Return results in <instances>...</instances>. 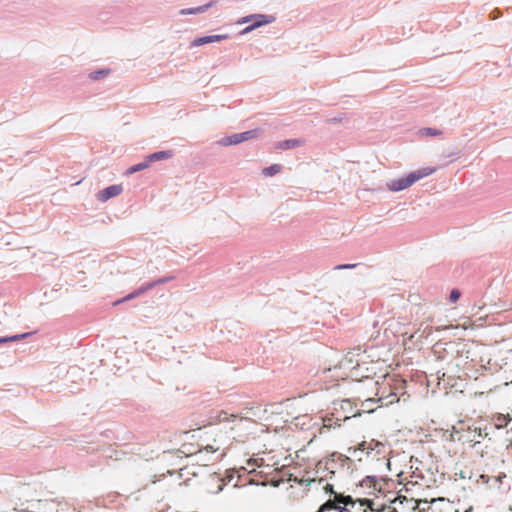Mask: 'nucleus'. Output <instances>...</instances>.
I'll list each match as a JSON object with an SVG mask.
<instances>
[{"instance_id": "4", "label": "nucleus", "mask_w": 512, "mask_h": 512, "mask_svg": "<svg viewBox=\"0 0 512 512\" xmlns=\"http://www.w3.org/2000/svg\"><path fill=\"white\" fill-rule=\"evenodd\" d=\"M351 416L345 415L341 416L339 413L337 415L331 414L330 416H326L323 418V426L320 428V434L324 432V429L329 430L332 427H339L341 425V421H345L349 419Z\"/></svg>"}, {"instance_id": "6", "label": "nucleus", "mask_w": 512, "mask_h": 512, "mask_svg": "<svg viewBox=\"0 0 512 512\" xmlns=\"http://www.w3.org/2000/svg\"><path fill=\"white\" fill-rule=\"evenodd\" d=\"M123 189L121 185H111L103 190H101L97 198L101 202H106L112 197H116L122 193Z\"/></svg>"}, {"instance_id": "23", "label": "nucleus", "mask_w": 512, "mask_h": 512, "mask_svg": "<svg viewBox=\"0 0 512 512\" xmlns=\"http://www.w3.org/2000/svg\"><path fill=\"white\" fill-rule=\"evenodd\" d=\"M461 296V293L459 292V290L457 289H453L450 293V301L451 302H456Z\"/></svg>"}, {"instance_id": "9", "label": "nucleus", "mask_w": 512, "mask_h": 512, "mask_svg": "<svg viewBox=\"0 0 512 512\" xmlns=\"http://www.w3.org/2000/svg\"><path fill=\"white\" fill-rule=\"evenodd\" d=\"M433 332V327L432 326H429V325H426L424 326L423 323L420 324L419 328L409 336V340L412 341L413 338L415 337H418V338H427L428 336H430Z\"/></svg>"}, {"instance_id": "24", "label": "nucleus", "mask_w": 512, "mask_h": 512, "mask_svg": "<svg viewBox=\"0 0 512 512\" xmlns=\"http://www.w3.org/2000/svg\"><path fill=\"white\" fill-rule=\"evenodd\" d=\"M423 133L426 134V135H430V136H436V135H440L441 132L436 130V129H433V128H426L423 130Z\"/></svg>"}, {"instance_id": "27", "label": "nucleus", "mask_w": 512, "mask_h": 512, "mask_svg": "<svg viewBox=\"0 0 512 512\" xmlns=\"http://www.w3.org/2000/svg\"><path fill=\"white\" fill-rule=\"evenodd\" d=\"M218 449H219L218 447H217V448H214V447H213V446H211V445H207V446L205 447V450H206V451H210V452H216V451H218Z\"/></svg>"}, {"instance_id": "18", "label": "nucleus", "mask_w": 512, "mask_h": 512, "mask_svg": "<svg viewBox=\"0 0 512 512\" xmlns=\"http://www.w3.org/2000/svg\"><path fill=\"white\" fill-rule=\"evenodd\" d=\"M375 447H383V444L380 442H375L374 440H371L370 442L364 441L359 445V449L361 450H373Z\"/></svg>"}, {"instance_id": "30", "label": "nucleus", "mask_w": 512, "mask_h": 512, "mask_svg": "<svg viewBox=\"0 0 512 512\" xmlns=\"http://www.w3.org/2000/svg\"><path fill=\"white\" fill-rule=\"evenodd\" d=\"M449 328H452V326H445L444 329H449Z\"/></svg>"}, {"instance_id": "29", "label": "nucleus", "mask_w": 512, "mask_h": 512, "mask_svg": "<svg viewBox=\"0 0 512 512\" xmlns=\"http://www.w3.org/2000/svg\"><path fill=\"white\" fill-rule=\"evenodd\" d=\"M344 405H347L349 406L350 405V402L349 401H343L342 404H341V408L343 409V406Z\"/></svg>"}, {"instance_id": "8", "label": "nucleus", "mask_w": 512, "mask_h": 512, "mask_svg": "<svg viewBox=\"0 0 512 512\" xmlns=\"http://www.w3.org/2000/svg\"><path fill=\"white\" fill-rule=\"evenodd\" d=\"M227 38H228V35L204 36V37H200V38H197L194 41H192L191 46L197 47V46H201V45L212 43V42H219V41L225 40Z\"/></svg>"}, {"instance_id": "21", "label": "nucleus", "mask_w": 512, "mask_h": 512, "mask_svg": "<svg viewBox=\"0 0 512 512\" xmlns=\"http://www.w3.org/2000/svg\"><path fill=\"white\" fill-rule=\"evenodd\" d=\"M151 287H153V284H149L146 287L140 288L139 290H137V291L127 295L125 298H123L122 301H127V300H130V299L134 298V297H137V296H139L140 294L144 293L146 290H148Z\"/></svg>"}, {"instance_id": "17", "label": "nucleus", "mask_w": 512, "mask_h": 512, "mask_svg": "<svg viewBox=\"0 0 512 512\" xmlns=\"http://www.w3.org/2000/svg\"><path fill=\"white\" fill-rule=\"evenodd\" d=\"M281 169H282V166L280 164H273L269 167L264 168L263 174L265 176L271 177V176L278 174L281 171Z\"/></svg>"}, {"instance_id": "20", "label": "nucleus", "mask_w": 512, "mask_h": 512, "mask_svg": "<svg viewBox=\"0 0 512 512\" xmlns=\"http://www.w3.org/2000/svg\"><path fill=\"white\" fill-rule=\"evenodd\" d=\"M240 134H241V137H242L241 139L244 142V141L256 138L259 135V130H257V129L250 130V131H246V132H243V133H240Z\"/></svg>"}, {"instance_id": "3", "label": "nucleus", "mask_w": 512, "mask_h": 512, "mask_svg": "<svg viewBox=\"0 0 512 512\" xmlns=\"http://www.w3.org/2000/svg\"><path fill=\"white\" fill-rule=\"evenodd\" d=\"M436 171L433 167H423L416 171L410 172L407 176L392 180L387 184V187L390 191H401L410 186H412L415 182L430 176Z\"/></svg>"}, {"instance_id": "14", "label": "nucleus", "mask_w": 512, "mask_h": 512, "mask_svg": "<svg viewBox=\"0 0 512 512\" xmlns=\"http://www.w3.org/2000/svg\"><path fill=\"white\" fill-rule=\"evenodd\" d=\"M151 164V161L149 159V157L146 158L145 161L139 163V164H136V165H133L132 167H130L128 170H127V173L128 174H133V173H136L138 171H141V170H144V169H147Z\"/></svg>"}, {"instance_id": "26", "label": "nucleus", "mask_w": 512, "mask_h": 512, "mask_svg": "<svg viewBox=\"0 0 512 512\" xmlns=\"http://www.w3.org/2000/svg\"><path fill=\"white\" fill-rule=\"evenodd\" d=\"M359 510H350L349 508L336 509L332 512H358Z\"/></svg>"}, {"instance_id": "22", "label": "nucleus", "mask_w": 512, "mask_h": 512, "mask_svg": "<svg viewBox=\"0 0 512 512\" xmlns=\"http://www.w3.org/2000/svg\"><path fill=\"white\" fill-rule=\"evenodd\" d=\"M25 337V334L23 335H15V336H12V337H2L0 338V343H5V342H8V341H15V340H18L20 338H23Z\"/></svg>"}, {"instance_id": "12", "label": "nucleus", "mask_w": 512, "mask_h": 512, "mask_svg": "<svg viewBox=\"0 0 512 512\" xmlns=\"http://www.w3.org/2000/svg\"><path fill=\"white\" fill-rule=\"evenodd\" d=\"M241 138H242L241 134L237 133V134H234V135H231L229 137H226V138L222 139L220 143L223 146L237 145V144L243 142Z\"/></svg>"}, {"instance_id": "5", "label": "nucleus", "mask_w": 512, "mask_h": 512, "mask_svg": "<svg viewBox=\"0 0 512 512\" xmlns=\"http://www.w3.org/2000/svg\"><path fill=\"white\" fill-rule=\"evenodd\" d=\"M244 418L239 414L228 413L227 411L221 410L217 415L209 421V424H220L223 422H235L242 421Z\"/></svg>"}, {"instance_id": "16", "label": "nucleus", "mask_w": 512, "mask_h": 512, "mask_svg": "<svg viewBox=\"0 0 512 512\" xmlns=\"http://www.w3.org/2000/svg\"><path fill=\"white\" fill-rule=\"evenodd\" d=\"M211 6V4H207V5H204V6H199V7H195V8H190V9H182L180 10V14L181 15H188V14H197V13H202L204 11H206L207 8H209Z\"/></svg>"}, {"instance_id": "13", "label": "nucleus", "mask_w": 512, "mask_h": 512, "mask_svg": "<svg viewBox=\"0 0 512 512\" xmlns=\"http://www.w3.org/2000/svg\"><path fill=\"white\" fill-rule=\"evenodd\" d=\"M302 144H303L302 140L291 139V140H286V141L278 143L277 148H280V149H291V148H294V147H298V146H300Z\"/></svg>"}, {"instance_id": "15", "label": "nucleus", "mask_w": 512, "mask_h": 512, "mask_svg": "<svg viewBox=\"0 0 512 512\" xmlns=\"http://www.w3.org/2000/svg\"><path fill=\"white\" fill-rule=\"evenodd\" d=\"M468 432H469V434H472V437L468 436L466 438V440L468 442L479 443V439L482 437L481 429L477 428V427H475L474 429H471L469 427Z\"/></svg>"}, {"instance_id": "2", "label": "nucleus", "mask_w": 512, "mask_h": 512, "mask_svg": "<svg viewBox=\"0 0 512 512\" xmlns=\"http://www.w3.org/2000/svg\"><path fill=\"white\" fill-rule=\"evenodd\" d=\"M444 499H432L430 502L416 500L414 498H407L403 495H398L396 498L390 501L388 505L378 506L375 504L373 500L364 498L359 501V507L361 508V512H399L398 504H406L404 510H416L419 509L420 512H435V505L437 503L443 502Z\"/></svg>"}, {"instance_id": "19", "label": "nucleus", "mask_w": 512, "mask_h": 512, "mask_svg": "<svg viewBox=\"0 0 512 512\" xmlns=\"http://www.w3.org/2000/svg\"><path fill=\"white\" fill-rule=\"evenodd\" d=\"M109 72H110V70H108V69L94 71L90 74V78L92 80H100L101 78L107 76L109 74Z\"/></svg>"}, {"instance_id": "25", "label": "nucleus", "mask_w": 512, "mask_h": 512, "mask_svg": "<svg viewBox=\"0 0 512 512\" xmlns=\"http://www.w3.org/2000/svg\"><path fill=\"white\" fill-rule=\"evenodd\" d=\"M356 265L355 264H344V265H338L336 266L335 268L340 270V269H350V268H354Z\"/></svg>"}, {"instance_id": "28", "label": "nucleus", "mask_w": 512, "mask_h": 512, "mask_svg": "<svg viewBox=\"0 0 512 512\" xmlns=\"http://www.w3.org/2000/svg\"><path fill=\"white\" fill-rule=\"evenodd\" d=\"M406 507V504H398V511H402V512H406L407 510H404V508Z\"/></svg>"}, {"instance_id": "11", "label": "nucleus", "mask_w": 512, "mask_h": 512, "mask_svg": "<svg viewBox=\"0 0 512 512\" xmlns=\"http://www.w3.org/2000/svg\"><path fill=\"white\" fill-rule=\"evenodd\" d=\"M173 156V152L172 151H159V152H155L153 154H150L148 157L152 162H155V161H160V160H164V159H169Z\"/></svg>"}, {"instance_id": "10", "label": "nucleus", "mask_w": 512, "mask_h": 512, "mask_svg": "<svg viewBox=\"0 0 512 512\" xmlns=\"http://www.w3.org/2000/svg\"><path fill=\"white\" fill-rule=\"evenodd\" d=\"M256 19H257V20H256L252 25H250V26L246 27V28L242 31V33H243V34L248 33V32H250V31H252V30H254V29H256V28H258V27H260V26L264 25V24H268V23H270V22H271V20H270V19H268L265 15H257V16H256Z\"/></svg>"}, {"instance_id": "1", "label": "nucleus", "mask_w": 512, "mask_h": 512, "mask_svg": "<svg viewBox=\"0 0 512 512\" xmlns=\"http://www.w3.org/2000/svg\"><path fill=\"white\" fill-rule=\"evenodd\" d=\"M379 383L372 379H367L358 387V400L372 402L371 392L376 391L377 401L381 405H390L400 400V396L404 394L405 381L401 379H386L380 387Z\"/></svg>"}, {"instance_id": "7", "label": "nucleus", "mask_w": 512, "mask_h": 512, "mask_svg": "<svg viewBox=\"0 0 512 512\" xmlns=\"http://www.w3.org/2000/svg\"><path fill=\"white\" fill-rule=\"evenodd\" d=\"M345 363L341 361L339 365L334 366L333 368H329L324 373L326 374V378H333L335 381L345 380L348 378V373L342 371L345 368Z\"/></svg>"}]
</instances>
